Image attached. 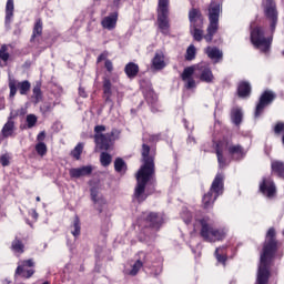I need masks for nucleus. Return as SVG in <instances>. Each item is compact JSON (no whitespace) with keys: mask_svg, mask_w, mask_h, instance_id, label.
Wrapping results in <instances>:
<instances>
[{"mask_svg":"<svg viewBox=\"0 0 284 284\" xmlns=\"http://www.w3.org/2000/svg\"><path fill=\"white\" fill-rule=\"evenodd\" d=\"M142 165L135 174L136 185L133 193V201L136 203H143L152 192H145V187L152 179H154L155 166H154V152L150 149V145L142 144Z\"/></svg>","mask_w":284,"mask_h":284,"instance_id":"obj_1","label":"nucleus"},{"mask_svg":"<svg viewBox=\"0 0 284 284\" xmlns=\"http://www.w3.org/2000/svg\"><path fill=\"white\" fill-rule=\"evenodd\" d=\"M278 250V242L276 241V230L268 229L266 233V241L264 242L263 251L260 255V265L257 270V277L255 284L270 283V265Z\"/></svg>","mask_w":284,"mask_h":284,"instance_id":"obj_2","label":"nucleus"},{"mask_svg":"<svg viewBox=\"0 0 284 284\" xmlns=\"http://www.w3.org/2000/svg\"><path fill=\"white\" fill-rule=\"evenodd\" d=\"M221 17V3L211 2L209 6V27L206 29V34L204 39L206 43H212L214 34L219 32V18Z\"/></svg>","mask_w":284,"mask_h":284,"instance_id":"obj_3","label":"nucleus"},{"mask_svg":"<svg viewBox=\"0 0 284 284\" xmlns=\"http://www.w3.org/2000/svg\"><path fill=\"white\" fill-rule=\"evenodd\" d=\"M225 176L221 173H217L215 179L212 182L210 191L204 194L202 199L204 210H210L214 205V201L223 194V181Z\"/></svg>","mask_w":284,"mask_h":284,"instance_id":"obj_4","label":"nucleus"},{"mask_svg":"<svg viewBox=\"0 0 284 284\" xmlns=\"http://www.w3.org/2000/svg\"><path fill=\"white\" fill-rule=\"evenodd\" d=\"M158 28L165 37L170 34V0H159Z\"/></svg>","mask_w":284,"mask_h":284,"instance_id":"obj_5","label":"nucleus"},{"mask_svg":"<svg viewBox=\"0 0 284 284\" xmlns=\"http://www.w3.org/2000/svg\"><path fill=\"white\" fill-rule=\"evenodd\" d=\"M201 231L200 236L207 243H216V241H223L225 239V232L213 227L209 224L207 220H200Z\"/></svg>","mask_w":284,"mask_h":284,"instance_id":"obj_6","label":"nucleus"},{"mask_svg":"<svg viewBox=\"0 0 284 284\" xmlns=\"http://www.w3.org/2000/svg\"><path fill=\"white\" fill-rule=\"evenodd\" d=\"M251 43L262 52H267L270 45H272V38H265L263 28L257 27L251 31Z\"/></svg>","mask_w":284,"mask_h":284,"instance_id":"obj_7","label":"nucleus"},{"mask_svg":"<svg viewBox=\"0 0 284 284\" xmlns=\"http://www.w3.org/2000/svg\"><path fill=\"white\" fill-rule=\"evenodd\" d=\"M264 16L271 23V32L276 30L278 23V10L276 9V2L274 0H263L262 2Z\"/></svg>","mask_w":284,"mask_h":284,"instance_id":"obj_8","label":"nucleus"},{"mask_svg":"<svg viewBox=\"0 0 284 284\" xmlns=\"http://www.w3.org/2000/svg\"><path fill=\"white\" fill-rule=\"evenodd\" d=\"M274 99H276V93L273 91L266 90L262 93L255 108V119H258V116H261V113L265 110V108H267V105L272 104Z\"/></svg>","mask_w":284,"mask_h":284,"instance_id":"obj_9","label":"nucleus"},{"mask_svg":"<svg viewBox=\"0 0 284 284\" xmlns=\"http://www.w3.org/2000/svg\"><path fill=\"white\" fill-rule=\"evenodd\" d=\"M196 77L200 81L204 83H213L214 82V73H212V68H210V63L200 62L196 64Z\"/></svg>","mask_w":284,"mask_h":284,"instance_id":"obj_10","label":"nucleus"},{"mask_svg":"<svg viewBox=\"0 0 284 284\" xmlns=\"http://www.w3.org/2000/svg\"><path fill=\"white\" fill-rule=\"evenodd\" d=\"M115 134H119L116 129H113L110 133L95 134V144L98 148H100V150H110V144L112 143V139H114Z\"/></svg>","mask_w":284,"mask_h":284,"instance_id":"obj_11","label":"nucleus"},{"mask_svg":"<svg viewBox=\"0 0 284 284\" xmlns=\"http://www.w3.org/2000/svg\"><path fill=\"white\" fill-rule=\"evenodd\" d=\"M28 267H34V260L30 258L20 262L16 270V276H22V278H31V276L34 275V270Z\"/></svg>","mask_w":284,"mask_h":284,"instance_id":"obj_12","label":"nucleus"},{"mask_svg":"<svg viewBox=\"0 0 284 284\" xmlns=\"http://www.w3.org/2000/svg\"><path fill=\"white\" fill-rule=\"evenodd\" d=\"M190 28H203V13L196 8L189 11Z\"/></svg>","mask_w":284,"mask_h":284,"instance_id":"obj_13","label":"nucleus"},{"mask_svg":"<svg viewBox=\"0 0 284 284\" xmlns=\"http://www.w3.org/2000/svg\"><path fill=\"white\" fill-rule=\"evenodd\" d=\"M260 191L270 199L276 194V185L271 179H263L262 183L260 184Z\"/></svg>","mask_w":284,"mask_h":284,"instance_id":"obj_14","label":"nucleus"},{"mask_svg":"<svg viewBox=\"0 0 284 284\" xmlns=\"http://www.w3.org/2000/svg\"><path fill=\"white\" fill-rule=\"evenodd\" d=\"M165 65H168L165 63V53H163V51H156L152 59V64H151L152 70H155V71L163 70Z\"/></svg>","mask_w":284,"mask_h":284,"instance_id":"obj_15","label":"nucleus"},{"mask_svg":"<svg viewBox=\"0 0 284 284\" xmlns=\"http://www.w3.org/2000/svg\"><path fill=\"white\" fill-rule=\"evenodd\" d=\"M92 165L70 169L69 174L71 179H81V176H90L92 174Z\"/></svg>","mask_w":284,"mask_h":284,"instance_id":"obj_16","label":"nucleus"},{"mask_svg":"<svg viewBox=\"0 0 284 284\" xmlns=\"http://www.w3.org/2000/svg\"><path fill=\"white\" fill-rule=\"evenodd\" d=\"M116 21H119V13L113 12L108 17H104L102 19L101 24H102V28H104L105 30H114V28H116Z\"/></svg>","mask_w":284,"mask_h":284,"instance_id":"obj_17","label":"nucleus"},{"mask_svg":"<svg viewBox=\"0 0 284 284\" xmlns=\"http://www.w3.org/2000/svg\"><path fill=\"white\" fill-rule=\"evenodd\" d=\"M205 54L213 61V63H219L223 60V51L216 47H207L205 49Z\"/></svg>","mask_w":284,"mask_h":284,"instance_id":"obj_18","label":"nucleus"},{"mask_svg":"<svg viewBox=\"0 0 284 284\" xmlns=\"http://www.w3.org/2000/svg\"><path fill=\"white\" fill-rule=\"evenodd\" d=\"M229 154L232 155V159H234V161H239V159H243V156H245V153L243 152V146H241L240 144H231L227 148Z\"/></svg>","mask_w":284,"mask_h":284,"instance_id":"obj_19","label":"nucleus"},{"mask_svg":"<svg viewBox=\"0 0 284 284\" xmlns=\"http://www.w3.org/2000/svg\"><path fill=\"white\" fill-rule=\"evenodd\" d=\"M146 221L150 223L151 227H155L156 230L163 225V216L159 213H150L146 216Z\"/></svg>","mask_w":284,"mask_h":284,"instance_id":"obj_20","label":"nucleus"},{"mask_svg":"<svg viewBox=\"0 0 284 284\" xmlns=\"http://www.w3.org/2000/svg\"><path fill=\"white\" fill-rule=\"evenodd\" d=\"M14 121H12V118H9L7 123L3 125L2 130H1V134L3 136V139H8L10 136H12V134H14Z\"/></svg>","mask_w":284,"mask_h":284,"instance_id":"obj_21","label":"nucleus"},{"mask_svg":"<svg viewBox=\"0 0 284 284\" xmlns=\"http://www.w3.org/2000/svg\"><path fill=\"white\" fill-rule=\"evenodd\" d=\"M273 174H276L280 179H284V162L274 160L271 163Z\"/></svg>","mask_w":284,"mask_h":284,"instance_id":"obj_22","label":"nucleus"},{"mask_svg":"<svg viewBox=\"0 0 284 284\" xmlns=\"http://www.w3.org/2000/svg\"><path fill=\"white\" fill-rule=\"evenodd\" d=\"M231 120L234 123V125H241V123H243V109L242 108L232 109Z\"/></svg>","mask_w":284,"mask_h":284,"instance_id":"obj_23","label":"nucleus"},{"mask_svg":"<svg viewBox=\"0 0 284 284\" xmlns=\"http://www.w3.org/2000/svg\"><path fill=\"white\" fill-rule=\"evenodd\" d=\"M124 72L129 79H134L139 74V64L129 62L124 68Z\"/></svg>","mask_w":284,"mask_h":284,"instance_id":"obj_24","label":"nucleus"},{"mask_svg":"<svg viewBox=\"0 0 284 284\" xmlns=\"http://www.w3.org/2000/svg\"><path fill=\"white\" fill-rule=\"evenodd\" d=\"M14 17V0H8L6 4V23H10Z\"/></svg>","mask_w":284,"mask_h":284,"instance_id":"obj_25","label":"nucleus"},{"mask_svg":"<svg viewBox=\"0 0 284 284\" xmlns=\"http://www.w3.org/2000/svg\"><path fill=\"white\" fill-rule=\"evenodd\" d=\"M252 92V87L247 82H241L237 88L239 97L242 99L245 97H250V93Z\"/></svg>","mask_w":284,"mask_h":284,"instance_id":"obj_26","label":"nucleus"},{"mask_svg":"<svg viewBox=\"0 0 284 284\" xmlns=\"http://www.w3.org/2000/svg\"><path fill=\"white\" fill-rule=\"evenodd\" d=\"M215 154L217 156V162H219L220 168L221 169L227 168V165H229L227 159H225V156L223 155V150H221V144L216 145Z\"/></svg>","mask_w":284,"mask_h":284,"instance_id":"obj_27","label":"nucleus"},{"mask_svg":"<svg viewBox=\"0 0 284 284\" xmlns=\"http://www.w3.org/2000/svg\"><path fill=\"white\" fill-rule=\"evenodd\" d=\"M193 74L196 75V64L192 65V67H187L183 70L181 78L182 81H187V79H193Z\"/></svg>","mask_w":284,"mask_h":284,"instance_id":"obj_28","label":"nucleus"},{"mask_svg":"<svg viewBox=\"0 0 284 284\" xmlns=\"http://www.w3.org/2000/svg\"><path fill=\"white\" fill-rule=\"evenodd\" d=\"M71 234L77 239L78 236H81V221L79 220V216L75 215L73 220V224L71 225Z\"/></svg>","mask_w":284,"mask_h":284,"instance_id":"obj_29","label":"nucleus"},{"mask_svg":"<svg viewBox=\"0 0 284 284\" xmlns=\"http://www.w3.org/2000/svg\"><path fill=\"white\" fill-rule=\"evenodd\" d=\"M43 34V22L41 20H37L33 27V33L31 36V41H34L36 37H41Z\"/></svg>","mask_w":284,"mask_h":284,"instance_id":"obj_30","label":"nucleus"},{"mask_svg":"<svg viewBox=\"0 0 284 284\" xmlns=\"http://www.w3.org/2000/svg\"><path fill=\"white\" fill-rule=\"evenodd\" d=\"M24 247L26 246L23 245V242H21V240L17 239V237L13 240V242L11 244V250L13 252H16L17 254H23Z\"/></svg>","mask_w":284,"mask_h":284,"instance_id":"obj_31","label":"nucleus"},{"mask_svg":"<svg viewBox=\"0 0 284 284\" xmlns=\"http://www.w3.org/2000/svg\"><path fill=\"white\" fill-rule=\"evenodd\" d=\"M190 33L195 41H203V27L190 28Z\"/></svg>","mask_w":284,"mask_h":284,"instance_id":"obj_32","label":"nucleus"},{"mask_svg":"<svg viewBox=\"0 0 284 284\" xmlns=\"http://www.w3.org/2000/svg\"><path fill=\"white\" fill-rule=\"evenodd\" d=\"M32 99H34V103H40L43 99V93L41 92V84H36L33 87V95Z\"/></svg>","mask_w":284,"mask_h":284,"instance_id":"obj_33","label":"nucleus"},{"mask_svg":"<svg viewBox=\"0 0 284 284\" xmlns=\"http://www.w3.org/2000/svg\"><path fill=\"white\" fill-rule=\"evenodd\" d=\"M20 94L26 95L30 92L31 84L28 80L17 83Z\"/></svg>","mask_w":284,"mask_h":284,"instance_id":"obj_34","label":"nucleus"},{"mask_svg":"<svg viewBox=\"0 0 284 284\" xmlns=\"http://www.w3.org/2000/svg\"><path fill=\"white\" fill-rule=\"evenodd\" d=\"M224 250H225V246L217 247L215 250V257H216L217 263L225 264V261H227V256L225 254H223Z\"/></svg>","mask_w":284,"mask_h":284,"instance_id":"obj_35","label":"nucleus"},{"mask_svg":"<svg viewBox=\"0 0 284 284\" xmlns=\"http://www.w3.org/2000/svg\"><path fill=\"white\" fill-rule=\"evenodd\" d=\"M100 163L103 168H108V165L112 163V155H110V153L102 152L100 155Z\"/></svg>","mask_w":284,"mask_h":284,"instance_id":"obj_36","label":"nucleus"},{"mask_svg":"<svg viewBox=\"0 0 284 284\" xmlns=\"http://www.w3.org/2000/svg\"><path fill=\"white\" fill-rule=\"evenodd\" d=\"M128 169V165L125 164V161L123 159L118 158L114 161V170L115 172H124V170Z\"/></svg>","mask_w":284,"mask_h":284,"instance_id":"obj_37","label":"nucleus"},{"mask_svg":"<svg viewBox=\"0 0 284 284\" xmlns=\"http://www.w3.org/2000/svg\"><path fill=\"white\" fill-rule=\"evenodd\" d=\"M185 59H186V61H194V59H196V47H194V44H191L186 49Z\"/></svg>","mask_w":284,"mask_h":284,"instance_id":"obj_38","label":"nucleus"},{"mask_svg":"<svg viewBox=\"0 0 284 284\" xmlns=\"http://www.w3.org/2000/svg\"><path fill=\"white\" fill-rule=\"evenodd\" d=\"M36 152L39 156H45V154H48V145L43 142H39L36 144Z\"/></svg>","mask_w":284,"mask_h":284,"instance_id":"obj_39","label":"nucleus"},{"mask_svg":"<svg viewBox=\"0 0 284 284\" xmlns=\"http://www.w3.org/2000/svg\"><path fill=\"white\" fill-rule=\"evenodd\" d=\"M82 153H83V143H78L77 146L72 150L71 156H73V159H77V161H79V159H81Z\"/></svg>","mask_w":284,"mask_h":284,"instance_id":"obj_40","label":"nucleus"},{"mask_svg":"<svg viewBox=\"0 0 284 284\" xmlns=\"http://www.w3.org/2000/svg\"><path fill=\"white\" fill-rule=\"evenodd\" d=\"M145 100L149 103V105H154V103L159 101V97L156 95V93H154V91H149L145 94Z\"/></svg>","mask_w":284,"mask_h":284,"instance_id":"obj_41","label":"nucleus"},{"mask_svg":"<svg viewBox=\"0 0 284 284\" xmlns=\"http://www.w3.org/2000/svg\"><path fill=\"white\" fill-rule=\"evenodd\" d=\"M181 219L187 225L189 223H192V213L187 209L184 207V209H182V212H181Z\"/></svg>","mask_w":284,"mask_h":284,"instance_id":"obj_42","label":"nucleus"},{"mask_svg":"<svg viewBox=\"0 0 284 284\" xmlns=\"http://www.w3.org/2000/svg\"><path fill=\"white\" fill-rule=\"evenodd\" d=\"M17 88L19 87L16 80H9V89H10L9 98L10 99H14V97L17 95Z\"/></svg>","mask_w":284,"mask_h":284,"instance_id":"obj_43","label":"nucleus"},{"mask_svg":"<svg viewBox=\"0 0 284 284\" xmlns=\"http://www.w3.org/2000/svg\"><path fill=\"white\" fill-rule=\"evenodd\" d=\"M38 118L34 114H28L27 115V128L31 130V128H34L37 125Z\"/></svg>","mask_w":284,"mask_h":284,"instance_id":"obj_44","label":"nucleus"},{"mask_svg":"<svg viewBox=\"0 0 284 284\" xmlns=\"http://www.w3.org/2000/svg\"><path fill=\"white\" fill-rule=\"evenodd\" d=\"M103 92L104 94H112V82L108 78L103 79Z\"/></svg>","mask_w":284,"mask_h":284,"instance_id":"obj_45","label":"nucleus"},{"mask_svg":"<svg viewBox=\"0 0 284 284\" xmlns=\"http://www.w3.org/2000/svg\"><path fill=\"white\" fill-rule=\"evenodd\" d=\"M142 267L143 262H141V260H138L132 266V270L130 272L131 276H136V274H139V270H141Z\"/></svg>","mask_w":284,"mask_h":284,"instance_id":"obj_46","label":"nucleus"},{"mask_svg":"<svg viewBox=\"0 0 284 284\" xmlns=\"http://www.w3.org/2000/svg\"><path fill=\"white\" fill-rule=\"evenodd\" d=\"M8 52V47L6 44H3L1 48H0V59L2 61H8L10 59V53H7Z\"/></svg>","mask_w":284,"mask_h":284,"instance_id":"obj_47","label":"nucleus"},{"mask_svg":"<svg viewBox=\"0 0 284 284\" xmlns=\"http://www.w3.org/2000/svg\"><path fill=\"white\" fill-rule=\"evenodd\" d=\"M184 82H185L184 88H186V90H192L196 88V81L194 80V78L187 79Z\"/></svg>","mask_w":284,"mask_h":284,"instance_id":"obj_48","label":"nucleus"},{"mask_svg":"<svg viewBox=\"0 0 284 284\" xmlns=\"http://www.w3.org/2000/svg\"><path fill=\"white\" fill-rule=\"evenodd\" d=\"M54 103L47 102L41 106V110L44 112H52V110H54Z\"/></svg>","mask_w":284,"mask_h":284,"instance_id":"obj_49","label":"nucleus"},{"mask_svg":"<svg viewBox=\"0 0 284 284\" xmlns=\"http://www.w3.org/2000/svg\"><path fill=\"white\" fill-rule=\"evenodd\" d=\"M0 163L3 168H7V165H10V158H8V155H2L0 158Z\"/></svg>","mask_w":284,"mask_h":284,"instance_id":"obj_50","label":"nucleus"},{"mask_svg":"<svg viewBox=\"0 0 284 284\" xmlns=\"http://www.w3.org/2000/svg\"><path fill=\"white\" fill-rule=\"evenodd\" d=\"M283 131H284V123L278 122L274 128V132H275V134H281V132H283Z\"/></svg>","mask_w":284,"mask_h":284,"instance_id":"obj_51","label":"nucleus"},{"mask_svg":"<svg viewBox=\"0 0 284 284\" xmlns=\"http://www.w3.org/2000/svg\"><path fill=\"white\" fill-rule=\"evenodd\" d=\"M97 196H99V192L97 191V189H91V199L93 203H99V200Z\"/></svg>","mask_w":284,"mask_h":284,"instance_id":"obj_52","label":"nucleus"},{"mask_svg":"<svg viewBox=\"0 0 284 284\" xmlns=\"http://www.w3.org/2000/svg\"><path fill=\"white\" fill-rule=\"evenodd\" d=\"M104 68H106L108 72H112V70H114V65L111 60H105Z\"/></svg>","mask_w":284,"mask_h":284,"instance_id":"obj_53","label":"nucleus"},{"mask_svg":"<svg viewBox=\"0 0 284 284\" xmlns=\"http://www.w3.org/2000/svg\"><path fill=\"white\" fill-rule=\"evenodd\" d=\"M105 103H109L110 108H114V102H112V94H104Z\"/></svg>","mask_w":284,"mask_h":284,"instance_id":"obj_54","label":"nucleus"},{"mask_svg":"<svg viewBox=\"0 0 284 284\" xmlns=\"http://www.w3.org/2000/svg\"><path fill=\"white\" fill-rule=\"evenodd\" d=\"M95 134H103L101 132H105V125H97L94 126Z\"/></svg>","mask_w":284,"mask_h":284,"instance_id":"obj_55","label":"nucleus"},{"mask_svg":"<svg viewBox=\"0 0 284 284\" xmlns=\"http://www.w3.org/2000/svg\"><path fill=\"white\" fill-rule=\"evenodd\" d=\"M37 141L39 143H43V141H45V131H42L37 135Z\"/></svg>","mask_w":284,"mask_h":284,"instance_id":"obj_56","label":"nucleus"},{"mask_svg":"<svg viewBox=\"0 0 284 284\" xmlns=\"http://www.w3.org/2000/svg\"><path fill=\"white\" fill-rule=\"evenodd\" d=\"M79 94L80 97H82L83 99H85V97H88V93H85V90L83 88H79Z\"/></svg>","mask_w":284,"mask_h":284,"instance_id":"obj_57","label":"nucleus"},{"mask_svg":"<svg viewBox=\"0 0 284 284\" xmlns=\"http://www.w3.org/2000/svg\"><path fill=\"white\" fill-rule=\"evenodd\" d=\"M104 59H105V55L104 54H100L98 57V63H101Z\"/></svg>","mask_w":284,"mask_h":284,"instance_id":"obj_58","label":"nucleus"},{"mask_svg":"<svg viewBox=\"0 0 284 284\" xmlns=\"http://www.w3.org/2000/svg\"><path fill=\"white\" fill-rule=\"evenodd\" d=\"M121 0H113L114 6H119Z\"/></svg>","mask_w":284,"mask_h":284,"instance_id":"obj_59","label":"nucleus"},{"mask_svg":"<svg viewBox=\"0 0 284 284\" xmlns=\"http://www.w3.org/2000/svg\"><path fill=\"white\" fill-rule=\"evenodd\" d=\"M33 216H34V219H37V216H39V214L36 213V211H34V212H33Z\"/></svg>","mask_w":284,"mask_h":284,"instance_id":"obj_60","label":"nucleus"},{"mask_svg":"<svg viewBox=\"0 0 284 284\" xmlns=\"http://www.w3.org/2000/svg\"><path fill=\"white\" fill-rule=\"evenodd\" d=\"M36 201H38V202L41 201V197H40V196H37V197H36Z\"/></svg>","mask_w":284,"mask_h":284,"instance_id":"obj_61","label":"nucleus"},{"mask_svg":"<svg viewBox=\"0 0 284 284\" xmlns=\"http://www.w3.org/2000/svg\"><path fill=\"white\" fill-rule=\"evenodd\" d=\"M43 284H50V282H44Z\"/></svg>","mask_w":284,"mask_h":284,"instance_id":"obj_62","label":"nucleus"}]
</instances>
